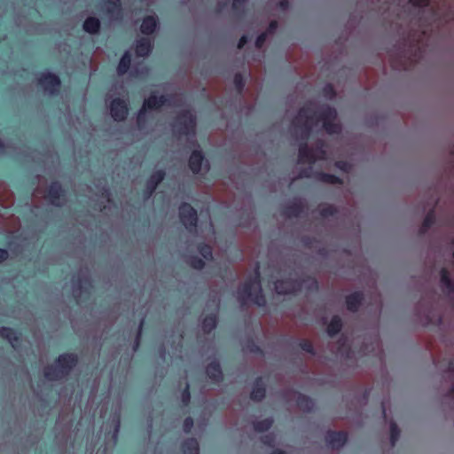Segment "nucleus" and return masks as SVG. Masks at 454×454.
Masks as SVG:
<instances>
[{"mask_svg": "<svg viewBox=\"0 0 454 454\" xmlns=\"http://www.w3.org/2000/svg\"><path fill=\"white\" fill-rule=\"evenodd\" d=\"M179 108L177 116L172 124L173 131L176 135L179 136V140L185 138L187 147L192 150L189 160V167L193 173H199L201 170H207V161L204 160V157L200 150L195 139V117L191 110L184 106V98L181 94L166 95L158 98L155 94H152L147 99L145 100L142 109L139 111L137 123L139 129H143L145 125L147 117V111H156L160 108L168 106Z\"/></svg>", "mask_w": 454, "mask_h": 454, "instance_id": "f257e3e1", "label": "nucleus"}, {"mask_svg": "<svg viewBox=\"0 0 454 454\" xmlns=\"http://www.w3.org/2000/svg\"><path fill=\"white\" fill-rule=\"evenodd\" d=\"M413 7L419 8V27L420 31L411 34L405 43V49L402 51L400 60L395 66L406 69L409 66L416 63L421 57L422 50L426 45L425 40L428 32L433 31L434 26H439L449 18L443 15L442 7L445 6L444 2H434L432 0H409Z\"/></svg>", "mask_w": 454, "mask_h": 454, "instance_id": "f03ea898", "label": "nucleus"}, {"mask_svg": "<svg viewBox=\"0 0 454 454\" xmlns=\"http://www.w3.org/2000/svg\"><path fill=\"white\" fill-rule=\"evenodd\" d=\"M341 129L337 113L328 106L310 102L303 106L292 121V133L296 139L306 140L316 132L338 134Z\"/></svg>", "mask_w": 454, "mask_h": 454, "instance_id": "7ed1b4c3", "label": "nucleus"}, {"mask_svg": "<svg viewBox=\"0 0 454 454\" xmlns=\"http://www.w3.org/2000/svg\"><path fill=\"white\" fill-rule=\"evenodd\" d=\"M325 146V145L321 140H318L316 147L309 146L307 143L300 144L298 165L301 168L303 165H307V167L301 170L298 177H313L322 183L331 184H341L340 179L333 175L314 170V167L317 162L325 168H328L330 164L327 152L324 148Z\"/></svg>", "mask_w": 454, "mask_h": 454, "instance_id": "20e7f679", "label": "nucleus"}, {"mask_svg": "<svg viewBox=\"0 0 454 454\" xmlns=\"http://www.w3.org/2000/svg\"><path fill=\"white\" fill-rule=\"evenodd\" d=\"M238 299L242 306L249 303L263 306L265 298L262 294L259 267L256 264L253 272L238 290Z\"/></svg>", "mask_w": 454, "mask_h": 454, "instance_id": "39448f33", "label": "nucleus"}, {"mask_svg": "<svg viewBox=\"0 0 454 454\" xmlns=\"http://www.w3.org/2000/svg\"><path fill=\"white\" fill-rule=\"evenodd\" d=\"M43 199V200L48 201L50 204L54 206H60L64 202V194L61 189V186L59 183L55 182L51 184V186L47 189L44 187L42 180L39 179V184L37 188L35 190L33 193L32 201L35 207H39L37 205V200Z\"/></svg>", "mask_w": 454, "mask_h": 454, "instance_id": "423d86ee", "label": "nucleus"}, {"mask_svg": "<svg viewBox=\"0 0 454 454\" xmlns=\"http://www.w3.org/2000/svg\"><path fill=\"white\" fill-rule=\"evenodd\" d=\"M77 362L74 355H62L59 357L57 363L48 366L44 370V376L49 380H56L64 378Z\"/></svg>", "mask_w": 454, "mask_h": 454, "instance_id": "0eeeda50", "label": "nucleus"}, {"mask_svg": "<svg viewBox=\"0 0 454 454\" xmlns=\"http://www.w3.org/2000/svg\"><path fill=\"white\" fill-rule=\"evenodd\" d=\"M302 288L317 289V283L314 278H307L302 281L292 279L278 280L275 283V290L279 294H292Z\"/></svg>", "mask_w": 454, "mask_h": 454, "instance_id": "6e6552de", "label": "nucleus"}, {"mask_svg": "<svg viewBox=\"0 0 454 454\" xmlns=\"http://www.w3.org/2000/svg\"><path fill=\"white\" fill-rule=\"evenodd\" d=\"M180 220L186 229L192 231L197 223V212L189 204L184 203L179 207Z\"/></svg>", "mask_w": 454, "mask_h": 454, "instance_id": "1a4fd4ad", "label": "nucleus"}, {"mask_svg": "<svg viewBox=\"0 0 454 454\" xmlns=\"http://www.w3.org/2000/svg\"><path fill=\"white\" fill-rule=\"evenodd\" d=\"M38 83L43 88V91L49 95L57 92L60 86L59 77L50 73L42 74L38 79Z\"/></svg>", "mask_w": 454, "mask_h": 454, "instance_id": "9d476101", "label": "nucleus"}, {"mask_svg": "<svg viewBox=\"0 0 454 454\" xmlns=\"http://www.w3.org/2000/svg\"><path fill=\"white\" fill-rule=\"evenodd\" d=\"M315 217L319 216L324 224L329 223L333 220L339 219V211L331 205L322 204L313 212Z\"/></svg>", "mask_w": 454, "mask_h": 454, "instance_id": "9b49d317", "label": "nucleus"}, {"mask_svg": "<svg viewBox=\"0 0 454 454\" xmlns=\"http://www.w3.org/2000/svg\"><path fill=\"white\" fill-rule=\"evenodd\" d=\"M110 112L115 121L124 120L128 114L126 101L121 98L114 99L110 104Z\"/></svg>", "mask_w": 454, "mask_h": 454, "instance_id": "f8f14e48", "label": "nucleus"}, {"mask_svg": "<svg viewBox=\"0 0 454 454\" xmlns=\"http://www.w3.org/2000/svg\"><path fill=\"white\" fill-rule=\"evenodd\" d=\"M91 282L90 279L85 276L82 275L76 285L74 286L73 288V294L74 298L76 299L77 302L80 303L82 301V294H89L90 291L91 289Z\"/></svg>", "mask_w": 454, "mask_h": 454, "instance_id": "ddd939ff", "label": "nucleus"}, {"mask_svg": "<svg viewBox=\"0 0 454 454\" xmlns=\"http://www.w3.org/2000/svg\"><path fill=\"white\" fill-rule=\"evenodd\" d=\"M285 398L288 402L295 401L297 407L304 411H310L314 405L310 398L297 392H292L290 394H287Z\"/></svg>", "mask_w": 454, "mask_h": 454, "instance_id": "4468645a", "label": "nucleus"}, {"mask_svg": "<svg viewBox=\"0 0 454 454\" xmlns=\"http://www.w3.org/2000/svg\"><path fill=\"white\" fill-rule=\"evenodd\" d=\"M102 11L105 12L110 20H117L121 18V8L120 0H106L102 7Z\"/></svg>", "mask_w": 454, "mask_h": 454, "instance_id": "2eb2a0df", "label": "nucleus"}, {"mask_svg": "<svg viewBox=\"0 0 454 454\" xmlns=\"http://www.w3.org/2000/svg\"><path fill=\"white\" fill-rule=\"evenodd\" d=\"M441 284L442 291L454 302V278L446 269H442L441 271Z\"/></svg>", "mask_w": 454, "mask_h": 454, "instance_id": "dca6fc26", "label": "nucleus"}, {"mask_svg": "<svg viewBox=\"0 0 454 454\" xmlns=\"http://www.w3.org/2000/svg\"><path fill=\"white\" fill-rule=\"evenodd\" d=\"M306 205L301 199L294 200L291 205L284 210V215L287 218L301 217L306 210Z\"/></svg>", "mask_w": 454, "mask_h": 454, "instance_id": "f3484780", "label": "nucleus"}, {"mask_svg": "<svg viewBox=\"0 0 454 454\" xmlns=\"http://www.w3.org/2000/svg\"><path fill=\"white\" fill-rule=\"evenodd\" d=\"M326 442L333 450H338L344 445L347 441V434L343 431H329L325 437Z\"/></svg>", "mask_w": 454, "mask_h": 454, "instance_id": "a211bd4d", "label": "nucleus"}, {"mask_svg": "<svg viewBox=\"0 0 454 454\" xmlns=\"http://www.w3.org/2000/svg\"><path fill=\"white\" fill-rule=\"evenodd\" d=\"M333 354L340 357H348L350 353V346L346 338H341L338 343L331 346Z\"/></svg>", "mask_w": 454, "mask_h": 454, "instance_id": "6ab92c4d", "label": "nucleus"}, {"mask_svg": "<svg viewBox=\"0 0 454 454\" xmlns=\"http://www.w3.org/2000/svg\"><path fill=\"white\" fill-rule=\"evenodd\" d=\"M152 51V40L142 37L137 41L136 54L137 57H146Z\"/></svg>", "mask_w": 454, "mask_h": 454, "instance_id": "aec40b11", "label": "nucleus"}, {"mask_svg": "<svg viewBox=\"0 0 454 454\" xmlns=\"http://www.w3.org/2000/svg\"><path fill=\"white\" fill-rule=\"evenodd\" d=\"M164 175V172L161 170L156 171L152 175L151 178L149 179L146 184V199L149 198L153 193L158 184H160L163 180Z\"/></svg>", "mask_w": 454, "mask_h": 454, "instance_id": "412c9836", "label": "nucleus"}, {"mask_svg": "<svg viewBox=\"0 0 454 454\" xmlns=\"http://www.w3.org/2000/svg\"><path fill=\"white\" fill-rule=\"evenodd\" d=\"M14 202L12 192L7 188V186L1 183L0 184V205L3 207H9Z\"/></svg>", "mask_w": 454, "mask_h": 454, "instance_id": "4be33fe9", "label": "nucleus"}, {"mask_svg": "<svg viewBox=\"0 0 454 454\" xmlns=\"http://www.w3.org/2000/svg\"><path fill=\"white\" fill-rule=\"evenodd\" d=\"M158 25V19L155 15H150L144 19L140 30L145 35L153 34Z\"/></svg>", "mask_w": 454, "mask_h": 454, "instance_id": "5701e85b", "label": "nucleus"}, {"mask_svg": "<svg viewBox=\"0 0 454 454\" xmlns=\"http://www.w3.org/2000/svg\"><path fill=\"white\" fill-rule=\"evenodd\" d=\"M278 27V23L275 20L270 21L269 27L266 32L262 33L256 39L255 47L257 50L261 51L264 45V43L268 39V37L274 34Z\"/></svg>", "mask_w": 454, "mask_h": 454, "instance_id": "b1692460", "label": "nucleus"}, {"mask_svg": "<svg viewBox=\"0 0 454 454\" xmlns=\"http://www.w3.org/2000/svg\"><path fill=\"white\" fill-rule=\"evenodd\" d=\"M207 374L215 382H218L222 379V371L217 362L210 363L207 367Z\"/></svg>", "mask_w": 454, "mask_h": 454, "instance_id": "393cba45", "label": "nucleus"}, {"mask_svg": "<svg viewBox=\"0 0 454 454\" xmlns=\"http://www.w3.org/2000/svg\"><path fill=\"white\" fill-rule=\"evenodd\" d=\"M0 336L7 339L13 348L16 349L18 348L19 338L12 329L3 327L0 329Z\"/></svg>", "mask_w": 454, "mask_h": 454, "instance_id": "a878e982", "label": "nucleus"}, {"mask_svg": "<svg viewBox=\"0 0 454 454\" xmlns=\"http://www.w3.org/2000/svg\"><path fill=\"white\" fill-rule=\"evenodd\" d=\"M265 395V387L264 382L262 379H259L255 381L254 387L251 393V399L254 401H260L264 397Z\"/></svg>", "mask_w": 454, "mask_h": 454, "instance_id": "bb28decb", "label": "nucleus"}, {"mask_svg": "<svg viewBox=\"0 0 454 454\" xmlns=\"http://www.w3.org/2000/svg\"><path fill=\"white\" fill-rule=\"evenodd\" d=\"M362 301V294L358 292L347 297V307L350 311H356Z\"/></svg>", "mask_w": 454, "mask_h": 454, "instance_id": "cd10ccee", "label": "nucleus"}, {"mask_svg": "<svg viewBox=\"0 0 454 454\" xmlns=\"http://www.w3.org/2000/svg\"><path fill=\"white\" fill-rule=\"evenodd\" d=\"M100 22L97 18L90 17L83 23V28L85 31L95 34L98 31Z\"/></svg>", "mask_w": 454, "mask_h": 454, "instance_id": "c85d7f7f", "label": "nucleus"}, {"mask_svg": "<svg viewBox=\"0 0 454 454\" xmlns=\"http://www.w3.org/2000/svg\"><path fill=\"white\" fill-rule=\"evenodd\" d=\"M184 454H199V444L196 439H189L183 444Z\"/></svg>", "mask_w": 454, "mask_h": 454, "instance_id": "c756f323", "label": "nucleus"}, {"mask_svg": "<svg viewBox=\"0 0 454 454\" xmlns=\"http://www.w3.org/2000/svg\"><path fill=\"white\" fill-rule=\"evenodd\" d=\"M216 325V314L211 313L202 322V329L205 333H210Z\"/></svg>", "mask_w": 454, "mask_h": 454, "instance_id": "7c9ffc66", "label": "nucleus"}, {"mask_svg": "<svg viewBox=\"0 0 454 454\" xmlns=\"http://www.w3.org/2000/svg\"><path fill=\"white\" fill-rule=\"evenodd\" d=\"M130 62H131V55L129 51H127L121 59V61L117 67L118 74H125L130 67Z\"/></svg>", "mask_w": 454, "mask_h": 454, "instance_id": "2f4dec72", "label": "nucleus"}, {"mask_svg": "<svg viewBox=\"0 0 454 454\" xmlns=\"http://www.w3.org/2000/svg\"><path fill=\"white\" fill-rule=\"evenodd\" d=\"M341 319L339 316H334L327 326V333L330 336L339 333L341 329Z\"/></svg>", "mask_w": 454, "mask_h": 454, "instance_id": "473e14b6", "label": "nucleus"}, {"mask_svg": "<svg viewBox=\"0 0 454 454\" xmlns=\"http://www.w3.org/2000/svg\"><path fill=\"white\" fill-rule=\"evenodd\" d=\"M272 425V420L270 419H263L259 422H253V428L256 432H263L268 430Z\"/></svg>", "mask_w": 454, "mask_h": 454, "instance_id": "72a5a7b5", "label": "nucleus"}, {"mask_svg": "<svg viewBox=\"0 0 454 454\" xmlns=\"http://www.w3.org/2000/svg\"><path fill=\"white\" fill-rule=\"evenodd\" d=\"M434 220L435 216L434 211L428 212L421 226V232H426L434 224Z\"/></svg>", "mask_w": 454, "mask_h": 454, "instance_id": "f704fd0d", "label": "nucleus"}, {"mask_svg": "<svg viewBox=\"0 0 454 454\" xmlns=\"http://www.w3.org/2000/svg\"><path fill=\"white\" fill-rule=\"evenodd\" d=\"M389 429H390V441L391 445L394 446L395 442L398 440L400 435V430L397 427L396 424L394 421L389 422Z\"/></svg>", "mask_w": 454, "mask_h": 454, "instance_id": "c9c22d12", "label": "nucleus"}, {"mask_svg": "<svg viewBox=\"0 0 454 454\" xmlns=\"http://www.w3.org/2000/svg\"><path fill=\"white\" fill-rule=\"evenodd\" d=\"M148 70H147V67L144 65H137V66H134L131 69V74L132 75L136 76V77H142L144 76L145 74H147Z\"/></svg>", "mask_w": 454, "mask_h": 454, "instance_id": "e433bc0d", "label": "nucleus"}, {"mask_svg": "<svg viewBox=\"0 0 454 454\" xmlns=\"http://www.w3.org/2000/svg\"><path fill=\"white\" fill-rule=\"evenodd\" d=\"M200 254L206 259L208 260L212 258V248L209 245H203L200 247Z\"/></svg>", "mask_w": 454, "mask_h": 454, "instance_id": "4c0bfd02", "label": "nucleus"}, {"mask_svg": "<svg viewBox=\"0 0 454 454\" xmlns=\"http://www.w3.org/2000/svg\"><path fill=\"white\" fill-rule=\"evenodd\" d=\"M235 87L239 94H241L243 87H244V80L240 74H236L234 78Z\"/></svg>", "mask_w": 454, "mask_h": 454, "instance_id": "58836bf2", "label": "nucleus"}, {"mask_svg": "<svg viewBox=\"0 0 454 454\" xmlns=\"http://www.w3.org/2000/svg\"><path fill=\"white\" fill-rule=\"evenodd\" d=\"M10 221L12 222V226L11 228H8L6 227L4 223V228L8 231V232H15L17 230H19V227H20V221L18 218L14 217V216H12V218L10 219Z\"/></svg>", "mask_w": 454, "mask_h": 454, "instance_id": "ea45409f", "label": "nucleus"}, {"mask_svg": "<svg viewBox=\"0 0 454 454\" xmlns=\"http://www.w3.org/2000/svg\"><path fill=\"white\" fill-rule=\"evenodd\" d=\"M426 321L430 324L439 325L442 323V318L439 316H435L429 312L426 315Z\"/></svg>", "mask_w": 454, "mask_h": 454, "instance_id": "a19ab883", "label": "nucleus"}, {"mask_svg": "<svg viewBox=\"0 0 454 454\" xmlns=\"http://www.w3.org/2000/svg\"><path fill=\"white\" fill-rule=\"evenodd\" d=\"M301 346L304 351H306L307 353H309L310 355H314V348H313V344L311 343V341H309L308 340H304L301 343Z\"/></svg>", "mask_w": 454, "mask_h": 454, "instance_id": "79ce46f5", "label": "nucleus"}, {"mask_svg": "<svg viewBox=\"0 0 454 454\" xmlns=\"http://www.w3.org/2000/svg\"><path fill=\"white\" fill-rule=\"evenodd\" d=\"M448 372H449V377L451 378V380H452V388L450 390V395L454 398V363L453 362L449 364Z\"/></svg>", "mask_w": 454, "mask_h": 454, "instance_id": "37998d69", "label": "nucleus"}, {"mask_svg": "<svg viewBox=\"0 0 454 454\" xmlns=\"http://www.w3.org/2000/svg\"><path fill=\"white\" fill-rule=\"evenodd\" d=\"M324 94H325V98H327L329 99L333 98L335 96V91H334L333 86L332 84H327L324 88Z\"/></svg>", "mask_w": 454, "mask_h": 454, "instance_id": "c03bdc74", "label": "nucleus"}, {"mask_svg": "<svg viewBox=\"0 0 454 454\" xmlns=\"http://www.w3.org/2000/svg\"><path fill=\"white\" fill-rule=\"evenodd\" d=\"M335 165L337 168H339L340 169H341L342 171H344L346 173H348L352 168V166L349 163H348L346 161H341V160L336 161Z\"/></svg>", "mask_w": 454, "mask_h": 454, "instance_id": "a18cd8bd", "label": "nucleus"}, {"mask_svg": "<svg viewBox=\"0 0 454 454\" xmlns=\"http://www.w3.org/2000/svg\"><path fill=\"white\" fill-rule=\"evenodd\" d=\"M246 1L247 0H233L232 9L237 12L242 11Z\"/></svg>", "mask_w": 454, "mask_h": 454, "instance_id": "49530a36", "label": "nucleus"}, {"mask_svg": "<svg viewBox=\"0 0 454 454\" xmlns=\"http://www.w3.org/2000/svg\"><path fill=\"white\" fill-rule=\"evenodd\" d=\"M190 264L194 269H202L204 266V262L200 258H192L190 261Z\"/></svg>", "mask_w": 454, "mask_h": 454, "instance_id": "de8ad7c7", "label": "nucleus"}, {"mask_svg": "<svg viewBox=\"0 0 454 454\" xmlns=\"http://www.w3.org/2000/svg\"><path fill=\"white\" fill-rule=\"evenodd\" d=\"M190 397L191 396H190V392H189V386L186 383L185 384V389H184V391L182 394V402H183L184 405H187L189 403Z\"/></svg>", "mask_w": 454, "mask_h": 454, "instance_id": "09e8293b", "label": "nucleus"}, {"mask_svg": "<svg viewBox=\"0 0 454 454\" xmlns=\"http://www.w3.org/2000/svg\"><path fill=\"white\" fill-rule=\"evenodd\" d=\"M262 442L264 444L271 446L275 442V436L272 434H267L262 438Z\"/></svg>", "mask_w": 454, "mask_h": 454, "instance_id": "8fccbe9b", "label": "nucleus"}, {"mask_svg": "<svg viewBox=\"0 0 454 454\" xmlns=\"http://www.w3.org/2000/svg\"><path fill=\"white\" fill-rule=\"evenodd\" d=\"M193 426V420L192 418H187L184 423V429L185 432H189Z\"/></svg>", "mask_w": 454, "mask_h": 454, "instance_id": "3c124183", "label": "nucleus"}, {"mask_svg": "<svg viewBox=\"0 0 454 454\" xmlns=\"http://www.w3.org/2000/svg\"><path fill=\"white\" fill-rule=\"evenodd\" d=\"M255 98H256V96H255V93H254V92H251V93H249V95H248V98L247 99V100L248 101V102L247 103V107L248 109L252 108V106H253V105H254V102Z\"/></svg>", "mask_w": 454, "mask_h": 454, "instance_id": "603ef678", "label": "nucleus"}, {"mask_svg": "<svg viewBox=\"0 0 454 454\" xmlns=\"http://www.w3.org/2000/svg\"><path fill=\"white\" fill-rule=\"evenodd\" d=\"M373 306H375V311H378L380 308V298L378 294L373 296Z\"/></svg>", "mask_w": 454, "mask_h": 454, "instance_id": "864d4df0", "label": "nucleus"}, {"mask_svg": "<svg viewBox=\"0 0 454 454\" xmlns=\"http://www.w3.org/2000/svg\"><path fill=\"white\" fill-rule=\"evenodd\" d=\"M100 192H101L102 198L109 203L110 202V193H109L108 190L103 188Z\"/></svg>", "mask_w": 454, "mask_h": 454, "instance_id": "5fc2aeb1", "label": "nucleus"}, {"mask_svg": "<svg viewBox=\"0 0 454 454\" xmlns=\"http://www.w3.org/2000/svg\"><path fill=\"white\" fill-rule=\"evenodd\" d=\"M207 235V236H214L215 231L212 223H210L208 225L206 226Z\"/></svg>", "mask_w": 454, "mask_h": 454, "instance_id": "6e6d98bb", "label": "nucleus"}, {"mask_svg": "<svg viewBox=\"0 0 454 454\" xmlns=\"http://www.w3.org/2000/svg\"><path fill=\"white\" fill-rule=\"evenodd\" d=\"M278 5L282 11H286L288 8V0L280 1Z\"/></svg>", "mask_w": 454, "mask_h": 454, "instance_id": "4d7b16f0", "label": "nucleus"}, {"mask_svg": "<svg viewBox=\"0 0 454 454\" xmlns=\"http://www.w3.org/2000/svg\"><path fill=\"white\" fill-rule=\"evenodd\" d=\"M247 43V37L246 35H243L239 43L238 47L241 49L246 43Z\"/></svg>", "mask_w": 454, "mask_h": 454, "instance_id": "13d9d810", "label": "nucleus"}, {"mask_svg": "<svg viewBox=\"0 0 454 454\" xmlns=\"http://www.w3.org/2000/svg\"><path fill=\"white\" fill-rule=\"evenodd\" d=\"M8 255V253L4 249H0V262L4 260Z\"/></svg>", "mask_w": 454, "mask_h": 454, "instance_id": "bf43d9fd", "label": "nucleus"}, {"mask_svg": "<svg viewBox=\"0 0 454 454\" xmlns=\"http://www.w3.org/2000/svg\"><path fill=\"white\" fill-rule=\"evenodd\" d=\"M212 303L214 306V310H216L218 309V305H219V299L216 297H214Z\"/></svg>", "mask_w": 454, "mask_h": 454, "instance_id": "052dcab7", "label": "nucleus"}, {"mask_svg": "<svg viewBox=\"0 0 454 454\" xmlns=\"http://www.w3.org/2000/svg\"><path fill=\"white\" fill-rule=\"evenodd\" d=\"M249 67H250V76L253 77L254 76V73L255 72L254 68L256 67L254 64H252V63H249Z\"/></svg>", "mask_w": 454, "mask_h": 454, "instance_id": "680f3d73", "label": "nucleus"}, {"mask_svg": "<svg viewBox=\"0 0 454 454\" xmlns=\"http://www.w3.org/2000/svg\"><path fill=\"white\" fill-rule=\"evenodd\" d=\"M382 410H383V415H384V419L385 420L387 421V410H386V404L385 403H382Z\"/></svg>", "mask_w": 454, "mask_h": 454, "instance_id": "e2e57ef3", "label": "nucleus"}, {"mask_svg": "<svg viewBox=\"0 0 454 454\" xmlns=\"http://www.w3.org/2000/svg\"><path fill=\"white\" fill-rule=\"evenodd\" d=\"M271 454H286V453L284 451L279 450H276Z\"/></svg>", "mask_w": 454, "mask_h": 454, "instance_id": "0e129e2a", "label": "nucleus"}, {"mask_svg": "<svg viewBox=\"0 0 454 454\" xmlns=\"http://www.w3.org/2000/svg\"><path fill=\"white\" fill-rule=\"evenodd\" d=\"M215 199H216V200H220V201H221V202H223V203H226V202H227L226 200H224L223 198L219 197L218 195H217V196H215Z\"/></svg>", "mask_w": 454, "mask_h": 454, "instance_id": "69168bd1", "label": "nucleus"}, {"mask_svg": "<svg viewBox=\"0 0 454 454\" xmlns=\"http://www.w3.org/2000/svg\"><path fill=\"white\" fill-rule=\"evenodd\" d=\"M226 4H227V3H224V4H223L220 2V3L218 4V5H219V11H222V10L223 9V5H226Z\"/></svg>", "mask_w": 454, "mask_h": 454, "instance_id": "338daca9", "label": "nucleus"}, {"mask_svg": "<svg viewBox=\"0 0 454 454\" xmlns=\"http://www.w3.org/2000/svg\"><path fill=\"white\" fill-rule=\"evenodd\" d=\"M311 372H312V373L317 374V369H316V368L315 369H311Z\"/></svg>", "mask_w": 454, "mask_h": 454, "instance_id": "774afa93", "label": "nucleus"}]
</instances>
